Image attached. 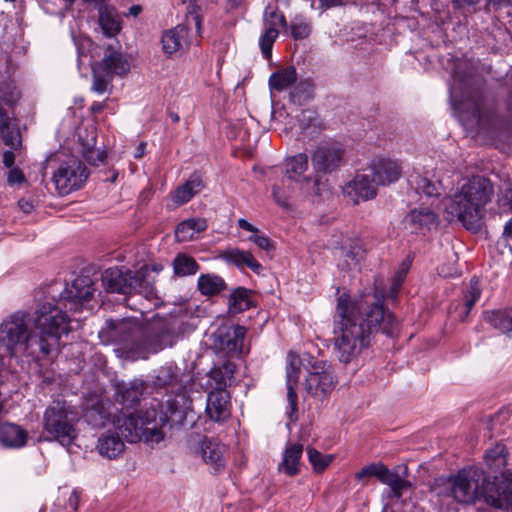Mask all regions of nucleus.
Returning <instances> with one entry per match:
<instances>
[{
	"label": "nucleus",
	"instance_id": "nucleus-5",
	"mask_svg": "<svg viewBox=\"0 0 512 512\" xmlns=\"http://www.w3.org/2000/svg\"><path fill=\"white\" fill-rule=\"evenodd\" d=\"M494 193L493 185L483 176H473L447 199L445 217L449 222L457 221L474 233L480 231L485 215V206Z\"/></svg>",
	"mask_w": 512,
	"mask_h": 512
},
{
	"label": "nucleus",
	"instance_id": "nucleus-62",
	"mask_svg": "<svg viewBox=\"0 0 512 512\" xmlns=\"http://www.w3.org/2000/svg\"><path fill=\"white\" fill-rule=\"evenodd\" d=\"M501 207L512 212V188L506 189L502 197L499 199Z\"/></svg>",
	"mask_w": 512,
	"mask_h": 512
},
{
	"label": "nucleus",
	"instance_id": "nucleus-7",
	"mask_svg": "<svg viewBox=\"0 0 512 512\" xmlns=\"http://www.w3.org/2000/svg\"><path fill=\"white\" fill-rule=\"evenodd\" d=\"M450 99L461 119L470 128L479 127L483 118V95L474 86L471 75L462 74L459 67L452 74Z\"/></svg>",
	"mask_w": 512,
	"mask_h": 512
},
{
	"label": "nucleus",
	"instance_id": "nucleus-51",
	"mask_svg": "<svg viewBox=\"0 0 512 512\" xmlns=\"http://www.w3.org/2000/svg\"><path fill=\"white\" fill-rule=\"evenodd\" d=\"M308 459L316 472L324 471L332 462V455H323L314 448H308Z\"/></svg>",
	"mask_w": 512,
	"mask_h": 512
},
{
	"label": "nucleus",
	"instance_id": "nucleus-34",
	"mask_svg": "<svg viewBox=\"0 0 512 512\" xmlns=\"http://www.w3.org/2000/svg\"><path fill=\"white\" fill-rule=\"evenodd\" d=\"M297 118L301 133H305L309 137L317 136L323 129V123L315 110H302Z\"/></svg>",
	"mask_w": 512,
	"mask_h": 512
},
{
	"label": "nucleus",
	"instance_id": "nucleus-45",
	"mask_svg": "<svg viewBox=\"0 0 512 512\" xmlns=\"http://www.w3.org/2000/svg\"><path fill=\"white\" fill-rule=\"evenodd\" d=\"M173 269L177 276L184 277L195 274L199 265L191 256L178 254L173 260Z\"/></svg>",
	"mask_w": 512,
	"mask_h": 512
},
{
	"label": "nucleus",
	"instance_id": "nucleus-57",
	"mask_svg": "<svg viewBox=\"0 0 512 512\" xmlns=\"http://www.w3.org/2000/svg\"><path fill=\"white\" fill-rule=\"evenodd\" d=\"M83 156L85 160L92 166H98L100 163H103L106 158V154L103 151L94 149L93 147H88L83 152Z\"/></svg>",
	"mask_w": 512,
	"mask_h": 512
},
{
	"label": "nucleus",
	"instance_id": "nucleus-52",
	"mask_svg": "<svg viewBox=\"0 0 512 512\" xmlns=\"http://www.w3.org/2000/svg\"><path fill=\"white\" fill-rule=\"evenodd\" d=\"M385 465L383 463H371L365 467H363L359 472L356 473L355 478L358 481H361L365 478L375 477L379 481L381 479L382 473L385 469Z\"/></svg>",
	"mask_w": 512,
	"mask_h": 512
},
{
	"label": "nucleus",
	"instance_id": "nucleus-16",
	"mask_svg": "<svg viewBox=\"0 0 512 512\" xmlns=\"http://www.w3.org/2000/svg\"><path fill=\"white\" fill-rule=\"evenodd\" d=\"M116 400L121 404L122 411L135 409L146 394H151L149 383L141 379L129 382L119 381L115 384Z\"/></svg>",
	"mask_w": 512,
	"mask_h": 512
},
{
	"label": "nucleus",
	"instance_id": "nucleus-60",
	"mask_svg": "<svg viewBox=\"0 0 512 512\" xmlns=\"http://www.w3.org/2000/svg\"><path fill=\"white\" fill-rule=\"evenodd\" d=\"M7 182L10 186L21 184L26 181L23 171L19 167L8 168Z\"/></svg>",
	"mask_w": 512,
	"mask_h": 512
},
{
	"label": "nucleus",
	"instance_id": "nucleus-40",
	"mask_svg": "<svg viewBox=\"0 0 512 512\" xmlns=\"http://www.w3.org/2000/svg\"><path fill=\"white\" fill-rule=\"evenodd\" d=\"M265 31L259 39L261 52L266 60L272 57L273 44L278 38L279 31L277 30V23L269 19H263Z\"/></svg>",
	"mask_w": 512,
	"mask_h": 512
},
{
	"label": "nucleus",
	"instance_id": "nucleus-33",
	"mask_svg": "<svg viewBox=\"0 0 512 512\" xmlns=\"http://www.w3.org/2000/svg\"><path fill=\"white\" fill-rule=\"evenodd\" d=\"M235 372L236 365L231 361H224L221 365L212 368L208 375L215 384L214 389L226 390V387L230 385Z\"/></svg>",
	"mask_w": 512,
	"mask_h": 512
},
{
	"label": "nucleus",
	"instance_id": "nucleus-43",
	"mask_svg": "<svg viewBox=\"0 0 512 512\" xmlns=\"http://www.w3.org/2000/svg\"><path fill=\"white\" fill-rule=\"evenodd\" d=\"M380 482L388 485L391 488L393 496L396 498H400L403 492L410 486L408 480L400 476L397 471L390 470L387 466L382 473Z\"/></svg>",
	"mask_w": 512,
	"mask_h": 512
},
{
	"label": "nucleus",
	"instance_id": "nucleus-39",
	"mask_svg": "<svg viewBox=\"0 0 512 512\" xmlns=\"http://www.w3.org/2000/svg\"><path fill=\"white\" fill-rule=\"evenodd\" d=\"M288 358H291V355H289ZM286 385H287V400L291 407V413H294L297 411V401L298 396L294 389L295 385L298 382L299 378V367L294 364L293 359H289L287 366H286Z\"/></svg>",
	"mask_w": 512,
	"mask_h": 512
},
{
	"label": "nucleus",
	"instance_id": "nucleus-28",
	"mask_svg": "<svg viewBox=\"0 0 512 512\" xmlns=\"http://www.w3.org/2000/svg\"><path fill=\"white\" fill-rule=\"evenodd\" d=\"M204 187L201 176L197 173L192 174L182 185L178 186L172 193V201L176 206H182L190 201L194 195L198 194Z\"/></svg>",
	"mask_w": 512,
	"mask_h": 512
},
{
	"label": "nucleus",
	"instance_id": "nucleus-38",
	"mask_svg": "<svg viewBox=\"0 0 512 512\" xmlns=\"http://www.w3.org/2000/svg\"><path fill=\"white\" fill-rule=\"evenodd\" d=\"M84 417L87 423L93 427H103L106 423L113 422V419H115L102 401H98L89 407Z\"/></svg>",
	"mask_w": 512,
	"mask_h": 512
},
{
	"label": "nucleus",
	"instance_id": "nucleus-35",
	"mask_svg": "<svg viewBox=\"0 0 512 512\" xmlns=\"http://www.w3.org/2000/svg\"><path fill=\"white\" fill-rule=\"evenodd\" d=\"M157 406H160L159 402L157 403ZM162 407L163 406L161 404V408ZM168 414L172 415L168 407L167 411L164 412L162 409L158 411L154 406H152L150 409L140 411L136 415L145 428H152L153 426H156L159 430H162L161 428L169 421Z\"/></svg>",
	"mask_w": 512,
	"mask_h": 512
},
{
	"label": "nucleus",
	"instance_id": "nucleus-53",
	"mask_svg": "<svg viewBox=\"0 0 512 512\" xmlns=\"http://www.w3.org/2000/svg\"><path fill=\"white\" fill-rule=\"evenodd\" d=\"M20 98V93L10 83H0V100L9 106H13Z\"/></svg>",
	"mask_w": 512,
	"mask_h": 512
},
{
	"label": "nucleus",
	"instance_id": "nucleus-19",
	"mask_svg": "<svg viewBox=\"0 0 512 512\" xmlns=\"http://www.w3.org/2000/svg\"><path fill=\"white\" fill-rule=\"evenodd\" d=\"M231 402L227 390L213 389L207 395L205 413L207 417L217 423L226 421L230 415Z\"/></svg>",
	"mask_w": 512,
	"mask_h": 512
},
{
	"label": "nucleus",
	"instance_id": "nucleus-1",
	"mask_svg": "<svg viewBox=\"0 0 512 512\" xmlns=\"http://www.w3.org/2000/svg\"><path fill=\"white\" fill-rule=\"evenodd\" d=\"M334 324L335 351L339 361L345 364L368 347L376 333L392 336L398 326L393 314L384 307L383 299L353 298L347 293L337 299Z\"/></svg>",
	"mask_w": 512,
	"mask_h": 512
},
{
	"label": "nucleus",
	"instance_id": "nucleus-49",
	"mask_svg": "<svg viewBox=\"0 0 512 512\" xmlns=\"http://www.w3.org/2000/svg\"><path fill=\"white\" fill-rule=\"evenodd\" d=\"M481 296L480 282L477 277H472L468 288L464 291V306L466 308L465 315H468L475 303Z\"/></svg>",
	"mask_w": 512,
	"mask_h": 512
},
{
	"label": "nucleus",
	"instance_id": "nucleus-3",
	"mask_svg": "<svg viewBox=\"0 0 512 512\" xmlns=\"http://www.w3.org/2000/svg\"><path fill=\"white\" fill-rule=\"evenodd\" d=\"M450 492L459 503L470 504L484 498L495 508L512 510L511 473H504L500 481L490 482L481 468H464L450 478Z\"/></svg>",
	"mask_w": 512,
	"mask_h": 512
},
{
	"label": "nucleus",
	"instance_id": "nucleus-8",
	"mask_svg": "<svg viewBox=\"0 0 512 512\" xmlns=\"http://www.w3.org/2000/svg\"><path fill=\"white\" fill-rule=\"evenodd\" d=\"M181 380L182 375L180 368L174 363H167L154 370L151 380L147 381L151 394L155 392L168 397L166 406H168L171 414L180 411V405L177 401L178 397H180L183 402L185 401L183 394H177L175 398L172 399V395L180 390Z\"/></svg>",
	"mask_w": 512,
	"mask_h": 512
},
{
	"label": "nucleus",
	"instance_id": "nucleus-58",
	"mask_svg": "<svg viewBox=\"0 0 512 512\" xmlns=\"http://www.w3.org/2000/svg\"><path fill=\"white\" fill-rule=\"evenodd\" d=\"M263 19L275 21L277 23V26L279 25L284 29L288 28V23L285 15L282 12H280L277 8L270 9V7H267L264 11Z\"/></svg>",
	"mask_w": 512,
	"mask_h": 512
},
{
	"label": "nucleus",
	"instance_id": "nucleus-25",
	"mask_svg": "<svg viewBox=\"0 0 512 512\" xmlns=\"http://www.w3.org/2000/svg\"><path fill=\"white\" fill-rule=\"evenodd\" d=\"M97 67L106 74H110L112 78L115 75L124 76L130 71L128 60L112 46L106 48L104 57L101 61L95 62Z\"/></svg>",
	"mask_w": 512,
	"mask_h": 512
},
{
	"label": "nucleus",
	"instance_id": "nucleus-12",
	"mask_svg": "<svg viewBox=\"0 0 512 512\" xmlns=\"http://www.w3.org/2000/svg\"><path fill=\"white\" fill-rule=\"evenodd\" d=\"M336 384L332 366L326 361H315L306 376L305 390L309 396L322 402L334 391Z\"/></svg>",
	"mask_w": 512,
	"mask_h": 512
},
{
	"label": "nucleus",
	"instance_id": "nucleus-31",
	"mask_svg": "<svg viewBox=\"0 0 512 512\" xmlns=\"http://www.w3.org/2000/svg\"><path fill=\"white\" fill-rule=\"evenodd\" d=\"M411 187L418 194H423L426 197H439L442 193V183L440 180H432L427 176L419 174H412L409 177Z\"/></svg>",
	"mask_w": 512,
	"mask_h": 512
},
{
	"label": "nucleus",
	"instance_id": "nucleus-4",
	"mask_svg": "<svg viewBox=\"0 0 512 512\" xmlns=\"http://www.w3.org/2000/svg\"><path fill=\"white\" fill-rule=\"evenodd\" d=\"M182 321L175 317L156 319L142 326L134 320H122L111 330L112 336L130 350L157 353L172 347L182 334Z\"/></svg>",
	"mask_w": 512,
	"mask_h": 512
},
{
	"label": "nucleus",
	"instance_id": "nucleus-36",
	"mask_svg": "<svg viewBox=\"0 0 512 512\" xmlns=\"http://www.w3.org/2000/svg\"><path fill=\"white\" fill-rule=\"evenodd\" d=\"M484 320L495 329L512 336V309L485 312Z\"/></svg>",
	"mask_w": 512,
	"mask_h": 512
},
{
	"label": "nucleus",
	"instance_id": "nucleus-17",
	"mask_svg": "<svg viewBox=\"0 0 512 512\" xmlns=\"http://www.w3.org/2000/svg\"><path fill=\"white\" fill-rule=\"evenodd\" d=\"M343 155L344 150L335 144H320L312 154L313 168L316 172L332 173L340 167Z\"/></svg>",
	"mask_w": 512,
	"mask_h": 512
},
{
	"label": "nucleus",
	"instance_id": "nucleus-20",
	"mask_svg": "<svg viewBox=\"0 0 512 512\" xmlns=\"http://www.w3.org/2000/svg\"><path fill=\"white\" fill-rule=\"evenodd\" d=\"M374 177L370 175L357 174L351 181L343 187V193L349 196L355 204L360 201H367L374 198L377 194V186Z\"/></svg>",
	"mask_w": 512,
	"mask_h": 512
},
{
	"label": "nucleus",
	"instance_id": "nucleus-10",
	"mask_svg": "<svg viewBox=\"0 0 512 512\" xmlns=\"http://www.w3.org/2000/svg\"><path fill=\"white\" fill-rule=\"evenodd\" d=\"M95 291V283L90 276H78L62 291L58 300L47 302L59 307L68 317L63 308L69 311L82 309L91 300Z\"/></svg>",
	"mask_w": 512,
	"mask_h": 512
},
{
	"label": "nucleus",
	"instance_id": "nucleus-11",
	"mask_svg": "<svg viewBox=\"0 0 512 512\" xmlns=\"http://www.w3.org/2000/svg\"><path fill=\"white\" fill-rule=\"evenodd\" d=\"M88 175L89 172L85 164L77 157L72 156L61 162L53 173L52 180L58 193L67 195L79 189L87 180Z\"/></svg>",
	"mask_w": 512,
	"mask_h": 512
},
{
	"label": "nucleus",
	"instance_id": "nucleus-42",
	"mask_svg": "<svg viewBox=\"0 0 512 512\" xmlns=\"http://www.w3.org/2000/svg\"><path fill=\"white\" fill-rule=\"evenodd\" d=\"M250 290L244 287H237L234 289L228 300L229 312L232 314L241 313L250 308L252 300L250 297Z\"/></svg>",
	"mask_w": 512,
	"mask_h": 512
},
{
	"label": "nucleus",
	"instance_id": "nucleus-27",
	"mask_svg": "<svg viewBox=\"0 0 512 512\" xmlns=\"http://www.w3.org/2000/svg\"><path fill=\"white\" fill-rule=\"evenodd\" d=\"M302 454V444L288 442L283 452L282 461L278 465V470L290 477L296 476L300 471L299 464Z\"/></svg>",
	"mask_w": 512,
	"mask_h": 512
},
{
	"label": "nucleus",
	"instance_id": "nucleus-37",
	"mask_svg": "<svg viewBox=\"0 0 512 512\" xmlns=\"http://www.w3.org/2000/svg\"><path fill=\"white\" fill-rule=\"evenodd\" d=\"M297 80V71L294 66H288L282 70L272 73L269 77L268 84L271 89L283 91L290 87Z\"/></svg>",
	"mask_w": 512,
	"mask_h": 512
},
{
	"label": "nucleus",
	"instance_id": "nucleus-48",
	"mask_svg": "<svg viewBox=\"0 0 512 512\" xmlns=\"http://www.w3.org/2000/svg\"><path fill=\"white\" fill-rule=\"evenodd\" d=\"M113 78L110 74H106L97 67L94 63L92 65V85L91 90L99 95L105 93L108 87L111 86Z\"/></svg>",
	"mask_w": 512,
	"mask_h": 512
},
{
	"label": "nucleus",
	"instance_id": "nucleus-59",
	"mask_svg": "<svg viewBox=\"0 0 512 512\" xmlns=\"http://www.w3.org/2000/svg\"><path fill=\"white\" fill-rule=\"evenodd\" d=\"M248 240L257 245L258 248L267 252L272 251L275 248L273 241L265 235L255 233L250 235Z\"/></svg>",
	"mask_w": 512,
	"mask_h": 512
},
{
	"label": "nucleus",
	"instance_id": "nucleus-24",
	"mask_svg": "<svg viewBox=\"0 0 512 512\" xmlns=\"http://www.w3.org/2000/svg\"><path fill=\"white\" fill-rule=\"evenodd\" d=\"M374 182L378 185H389L396 182L401 176V167L397 162L380 158L374 160L370 165Z\"/></svg>",
	"mask_w": 512,
	"mask_h": 512
},
{
	"label": "nucleus",
	"instance_id": "nucleus-55",
	"mask_svg": "<svg viewBox=\"0 0 512 512\" xmlns=\"http://www.w3.org/2000/svg\"><path fill=\"white\" fill-rule=\"evenodd\" d=\"M364 250L358 246H351L349 250L344 252V261L347 268L357 265L362 259Z\"/></svg>",
	"mask_w": 512,
	"mask_h": 512
},
{
	"label": "nucleus",
	"instance_id": "nucleus-63",
	"mask_svg": "<svg viewBox=\"0 0 512 512\" xmlns=\"http://www.w3.org/2000/svg\"><path fill=\"white\" fill-rule=\"evenodd\" d=\"M238 226L246 231L252 232L253 234L259 232V229L256 226L252 225L244 218L238 220Z\"/></svg>",
	"mask_w": 512,
	"mask_h": 512
},
{
	"label": "nucleus",
	"instance_id": "nucleus-44",
	"mask_svg": "<svg viewBox=\"0 0 512 512\" xmlns=\"http://www.w3.org/2000/svg\"><path fill=\"white\" fill-rule=\"evenodd\" d=\"M484 460L492 470H499L507 465L506 446L502 443L495 444L494 447L487 450Z\"/></svg>",
	"mask_w": 512,
	"mask_h": 512
},
{
	"label": "nucleus",
	"instance_id": "nucleus-23",
	"mask_svg": "<svg viewBox=\"0 0 512 512\" xmlns=\"http://www.w3.org/2000/svg\"><path fill=\"white\" fill-rule=\"evenodd\" d=\"M192 25L194 26V23L190 20L189 23L186 21L185 24H179L164 32L161 39L163 51L171 55L187 47L189 45V27Z\"/></svg>",
	"mask_w": 512,
	"mask_h": 512
},
{
	"label": "nucleus",
	"instance_id": "nucleus-6",
	"mask_svg": "<svg viewBox=\"0 0 512 512\" xmlns=\"http://www.w3.org/2000/svg\"><path fill=\"white\" fill-rule=\"evenodd\" d=\"M162 269L161 266H142L136 271L122 270L117 267L109 268L102 274V285L111 293L139 294L150 301L159 300L155 287V273Z\"/></svg>",
	"mask_w": 512,
	"mask_h": 512
},
{
	"label": "nucleus",
	"instance_id": "nucleus-18",
	"mask_svg": "<svg viewBox=\"0 0 512 512\" xmlns=\"http://www.w3.org/2000/svg\"><path fill=\"white\" fill-rule=\"evenodd\" d=\"M225 451V445L214 439L203 437L196 452L210 467L211 472L218 474L226 467V459L224 457Z\"/></svg>",
	"mask_w": 512,
	"mask_h": 512
},
{
	"label": "nucleus",
	"instance_id": "nucleus-15",
	"mask_svg": "<svg viewBox=\"0 0 512 512\" xmlns=\"http://www.w3.org/2000/svg\"><path fill=\"white\" fill-rule=\"evenodd\" d=\"M246 328L240 325L220 327L214 334L215 347L226 356L242 353Z\"/></svg>",
	"mask_w": 512,
	"mask_h": 512
},
{
	"label": "nucleus",
	"instance_id": "nucleus-9",
	"mask_svg": "<svg viewBox=\"0 0 512 512\" xmlns=\"http://www.w3.org/2000/svg\"><path fill=\"white\" fill-rule=\"evenodd\" d=\"M23 148L19 120L0 106V156L3 166H14L16 157Z\"/></svg>",
	"mask_w": 512,
	"mask_h": 512
},
{
	"label": "nucleus",
	"instance_id": "nucleus-2",
	"mask_svg": "<svg viewBox=\"0 0 512 512\" xmlns=\"http://www.w3.org/2000/svg\"><path fill=\"white\" fill-rule=\"evenodd\" d=\"M70 318L52 303L38 304L34 315L18 311L0 326V342L10 354L19 348L31 356L47 357L63 334H68Z\"/></svg>",
	"mask_w": 512,
	"mask_h": 512
},
{
	"label": "nucleus",
	"instance_id": "nucleus-13",
	"mask_svg": "<svg viewBox=\"0 0 512 512\" xmlns=\"http://www.w3.org/2000/svg\"><path fill=\"white\" fill-rule=\"evenodd\" d=\"M113 424L121 436L130 443H136L142 438L146 441L158 443L164 438V433L156 426L145 428L136 413L122 411V414L113 419Z\"/></svg>",
	"mask_w": 512,
	"mask_h": 512
},
{
	"label": "nucleus",
	"instance_id": "nucleus-21",
	"mask_svg": "<svg viewBox=\"0 0 512 512\" xmlns=\"http://www.w3.org/2000/svg\"><path fill=\"white\" fill-rule=\"evenodd\" d=\"M404 223L411 233L430 231L438 227L439 217L432 209L420 207L411 210L404 218Z\"/></svg>",
	"mask_w": 512,
	"mask_h": 512
},
{
	"label": "nucleus",
	"instance_id": "nucleus-56",
	"mask_svg": "<svg viewBox=\"0 0 512 512\" xmlns=\"http://www.w3.org/2000/svg\"><path fill=\"white\" fill-rule=\"evenodd\" d=\"M497 245L508 249L512 254V217L505 223L503 232L497 241Z\"/></svg>",
	"mask_w": 512,
	"mask_h": 512
},
{
	"label": "nucleus",
	"instance_id": "nucleus-30",
	"mask_svg": "<svg viewBox=\"0 0 512 512\" xmlns=\"http://www.w3.org/2000/svg\"><path fill=\"white\" fill-rule=\"evenodd\" d=\"M98 16L99 25L106 37H114L120 32V20L116 10L113 7L106 5L98 9Z\"/></svg>",
	"mask_w": 512,
	"mask_h": 512
},
{
	"label": "nucleus",
	"instance_id": "nucleus-47",
	"mask_svg": "<svg viewBox=\"0 0 512 512\" xmlns=\"http://www.w3.org/2000/svg\"><path fill=\"white\" fill-rule=\"evenodd\" d=\"M289 28L294 40H302L310 36L312 23L307 17L299 14L291 20Z\"/></svg>",
	"mask_w": 512,
	"mask_h": 512
},
{
	"label": "nucleus",
	"instance_id": "nucleus-50",
	"mask_svg": "<svg viewBox=\"0 0 512 512\" xmlns=\"http://www.w3.org/2000/svg\"><path fill=\"white\" fill-rule=\"evenodd\" d=\"M481 1L482 0H450L453 11L465 19L478 11V6Z\"/></svg>",
	"mask_w": 512,
	"mask_h": 512
},
{
	"label": "nucleus",
	"instance_id": "nucleus-32",
	"mask_svg": "<svg viewBox=\"0 0 512 512\" xmlns=\"http://www.w3.org/2000/svg\"><path fill=\"white\" fill-rule=\"evenodd\" d=\"M207 221L204 218H190L180 222L175 229V237L179 242H187L194 235L207 229Z\"/></svg>",
	"mask_w": 512,
	"mask_h": 512
},
{
	"label": "nucleus",
	"instance_id": "nucleus-64",
	"mask_svg": "<svg viewBox=\"0 0 512 512\" xmlns=\"http://www.w3.org/2000/svg\"><path fill=\"white\" fill-rule=\"evenodd\" d=\"M18 206L24 213H30L34 208L33 203L26 199H20L18 201Z\"/></svg>",
	"mask_w": 512,
	"mask_h": 512
},
{
	"label": "nucleus",
	"instance_id": "nucleus-26",
	"mask_svg": "<svg viewBox=\"0 0 512 512\" xmlns=\"http://www.w3.org/2000/svg\"><path fill=\"white\" fill-rule=\"evenodd\" d=\"M308 169V156L304 153H299L285 162V168L282 170L283 183L286 180L294 181L295 183H299L301 188L303 189L304 184H309L311 178L308 176H304V173Z\"/></svg>",
	"mask_w": 512,
	"mask_h": 512
},
{
	"label": "nucleus",
	"instance_id": "nucleus-29",
	"mask_svg": "<svg viewBox=\"0 0 512 512\" xmlns=\"http://www.w3.org/2000/svg\"><path fill=\"white\" fill-rule=\"evenodd\" d=\"M124 448V442L118 434L107 432L98 438L97 450L101 456L108 459L117 458Z\"/></svg>",
	"mask_w": 512,
	"mask_h": 512
},
{
	"label": "nucleus",
	"instance_id": "nucleus-14",
	"mask_svg": "<svg viewBox=\"0 0 512 512\" xmlns=\"http://www.w3.org/2000/svg\"><path fill=\"white\" fill-rule=\"evenodd\" d=\"M44 430L63 446H70L77 436L63 408L49 406L44 413Z\"/></svg>",
	"mask_w": 512,
	"mask_h": 512
},
{
	"label": "nucleus",
	"instance_id": "nucleus-61",
	"mask_svg": "<svg viewBox=\"0 0 512 512\" xmlns=\"http://www.w3.org/2000/svg\"><path fill=\"white\" fill-rule=\"evenodd\" d=\"M272 196L274 200L282 207L288 206V197L282 192L281 188L274 185L272 188Z\"/></svg>",
	"mask_w": 512,
	"mask_h": 512
},
{
	"label": "nucleus",
	"instance_id": "nucleus-22",
	"mask_svg": "<svg viewBox=\"0 0 512 512\" xmlns=\"http://www.w3.org/2000/svg\"><path fill=\"white\" fill-rule=\"evenodd\" d=\"M219 257L227 264L234 265L240 270L249 268L258 275L261 274L264 269L250 251L241 250L236 247L223 250Z\"/></svg>",
	"mask_w": 512,
	"mask_h": 512
},
{
	"label": "nucleus",
	"instance_id": "nucleus-54",
	"mask_svg": "<svg viewBox=\"0 0 512 512\" xmlns=\"http://www.w3.org/2000/svg\"><path fill=\"white\" fill-rule=\"evenodd\" d=\"M198 0H189L187 7L186 21L189 23L190 20L194 23V28L199 34L202 28V16L199 14L200 7L197 5Z\"/></svg>",
	"mask_w": 512,
	"mask_h": 512
},
{
	"label": "nucleus",
	"instance_id": "nucleus-41",
	"mask_svg": "<svg viewBox=\"0 0 512 512\" xmlns=\"http://www.w3.org/2000/svg\"><path fill=\"white\" fill-rule=\"evenodd\" d=\"M197 285L201 294L205 296H214L227 288L224 279L216 274H202Z\"/></svg>",
	"mask_w": 512,
	"mask_h": 512
},
{
	"label": "nucleus",
	"instance_id": "nucleus-46",
	"mask_svg": "<svg viewBox=\"0 0 512 512\" xmlns=\"http://www.w3.org/2000/svg\"><path fill=\"white\" fill-rule=\"evenodd\" d=\"M313 98V85L308 80L298 82L289 93L293 104L303 105Z\"/></svg>",
	"mask_w": 512,
	"mask_h": 512
}]
</instances>
